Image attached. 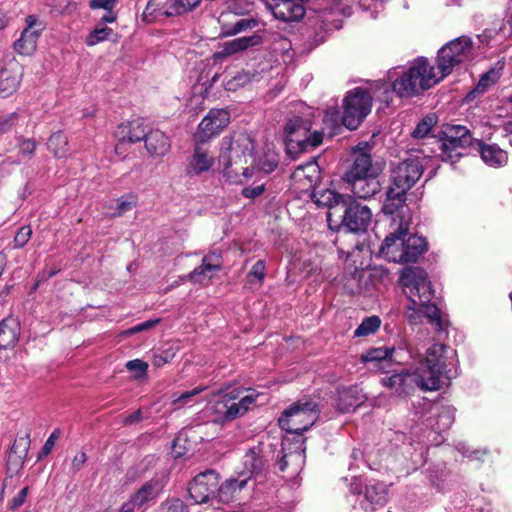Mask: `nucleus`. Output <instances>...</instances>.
<instances>
[{
    "label": "nucleus",
    "mask_w": 512,
    "mask_h": 512,
    "mask_svg": "<svg viewBox=\"0 0 512 512\" xmlns=\"http://www.w3.org/2000/svg\"><path fill=\"white\" fill-rule=\"evenodd\" d=\"M472 52V41L469 37L461 36L444 45L437 55V68L424 57L416 58L405 71L390 70L389 86L381 84L375 91L376 97L388 103L391 93L400 98H410L430 89L448 76L454 67L467 60Z\"/></svg>",
    "instance_id": "f257e3e1"
},
{
    "label": "nucleus",
    "mask_w": 512,
    "mask_h": 512,
    "mask_svg": "<svg viewBox=\"0 0 512 512\" xmlns=\"http://www.w3.org/2000/svg\"><path fill=\"white\" fill-rule=\"evenodd\" d=\"M399 282L409 300L406 310L408 322L418 325L425 318L435 329L442 330L443 321L440 310L432 302L434 290L427 273L418 267H406L400 273Z\"/></svg>",
    "instance_id": "f03ea898"
},
{
    "label": "nucleus",
    "mask_w": 512,
    "mask_h": 512,
    "mask_svg": "<svg viewBox=\"0 0 512 512\" xmlns=\"http://www.w3.org/2000/svg\"><path fill=\"white\" fill-rule=\"evenodd\" d=\"M250 144L246 137L233 142L231 138L224 137L221 143L219 162L222 165V175L231 184L247 185L242 190L245 198L254 199L263 194L265 184L260 182V173L253 168H243V159L246 158L241 144ZM246 163V160L244 161Z\"/></svg>",
    "instance_id": "7ed1b4c3"
},
{
    "label": "nucleus",
    "mask_w": 512,
    "mask_h": 512,
    "mask_svg": "<svg viewBox=\"0 0 512 512\" xmlns=\"http://www.w3.org/2000/svg\"><path fill=\"white\" fill-rule=\"evenodd\" d=\"M456 375L457 368L442 370L433 364L420 363L412 372L396 373L383 378L382 384L402 396L412 393L416 387L422 391L439 390L443 377L450 380Z\"/></svg>",
    "instance_id": "20e7f679"
},
{
    "label": "nucleus",
    "mask_w": 512,
    "mask_h": 512,
    "mask_svg": "<svg viewBox=\"0 0 512 512\" xmlns=\"http://www.w3.org/2000/svg\"><path fill=\"white\" fill-rule=\"evenodd\" d=\"M410 218L404 219L393 228L394 231L386 236L380 254L388 261L394 263L416 262L426 251V240L418 235L409 234Z\"/></svg>",
    "instance_id": "39448f33"
},
{
    "label": "nucleus",
    "mask_w": 512,
    "mask_h": 512,
    "mask_svg": "<svg viewBox=\"0 0 512 512\" xmlns=\"http://www.w3.org/2000/svg\"><path fill=\"white\" fill-rule=\"evenodd\" d=\"M261 393L255 389H233L223 394H216L208 401L206 413L216 424H225L243 416L256 404Z\"/></svg>",
    "instance_id": "423d86ee"
},
{
    "label": "nucleus",
    "mask_w": 512,
    "mask_h": 512,
    "mask_svg": "<svg viewBox=\"0 0 512 512\" xmlns=\"http://www.w3.org/2000/svg\"><path fill=\"white\" fill-rule=\"evenodd\" d=\"M295 114L286 122L284 132L288 151H306L322 143L323 133L318 130L311 132L314 111L299 103L295 105Z\"/></svg>",
    "instance_id": "0eeeda50"
},
{
    "label": "nucleus",
    "mask_w": 512,
    "mask_h": 512,
    "mask_svg": "<svg viewBox=\"0 0 512 512\" xmlns=\"http://www.w3.org/2000/svg\"><path fill=\"white\" fill-rule=\"evenodd\" d=\"M319 413L315 402L310 400L298 401L283 412L279 418V425L288 433L300 434L317 421Z\"/></svg>",
    "instance_id": "6e6552de"
},
{
    "label": "nucleus",
    "mask_w": 512,
    "mask_h": 512,
    "mask_svg": "<svg viewBox=\"0 0 512 512\" xmlns=\"http://www.w3.org/2000/svg\"><path fill=\"white\" fill-rule=\"evenodd\" d=\"M371 108L372 95L368 90L362 87L350 90L343 99V125L350 130L357 129Z\"/></svg>",
    "instance_id": "1a4fd4ad"
},
{
    "label": "nucleus",
    "mask_w": 512,
    "mask_h": 512,
    "mask_svg": "<svg viewBox=\"0 0 512 512\" xmlns=\"http://www.w3.org/2000/svg\"><path fill=\"white\" fill-rule=\"evenodd\" d=\"M341 211L339 218H334L333 229L342 228L349 232L359 233L365 232L371 223L372 212L369 207L362 205L350 196Z\"/></svg>",
    "instance_id": "9d476101"
},
{
    "label": "nucleus",
    "mask_w": 512,
    "mask_h": 512,
    "mask_svg": "<svg viewBox=\"0 0 512 512\" xmlns=\"http://www.w3.org/2000/svg\"><path fill=\"white\" fill-rule=\"evenodd\" d=\"M471 135L464 126H451L443 131L441 151L444 160L455 162L462 156V151L471 144Z\"/></svg>",
    "instance_id": "9b49d317"
},
{
    "label": "nucleus",
    "mask_w": 512,
    "mask_h": 512,
    "mask_svg": "<svg viewBox=\"0 0 512 512\" xmlns=\"http://www.w3.org/2000/svg\"><path fill=\"white\" fill-rule=\"evenodd\" d=\"M424 171L418 158H408L399 163L391 174V186L407 192L420 179Z\"/></svg>",
    "instance_id": "f8f14e48"
},
{
    "label": "nucleus",
    "mask_w": 512,
    "mask_h": 512,
    "mask_svg": "<svg viewBox=\"0 0 512 512\" xmlns=\"http://www.w3.org/2000/svg\"><path fill=\"white\" fill-rule=\"evenodd\" d=\"M219 475L213 470H207L195 476L189 486V495L195 504L208 502L216 499Z\"/></svg>",
    "instance_id": "ddd939ff"
},
{
    "label": "nucleus",
    "mask_w": 512,
    "mask_h": 512,
    "mask_svg": "<svg viewBox=\"0 0 512 512\" xmlns=\"http://www.w3.org/2000/svg\"><path fill=\"white\" fill-rule=\"evenodd\" d=\"M215 164L214 153L197 138L191 155L187 158L186 174L190 177L208 172Z\"/></svg>",
    "instance_id": "4468645a"
},
{
    "label": "nucleus",
    "mask_w": 512,
    "mask_h": 512,
    "mask_svg": "<svg viewBox=\"0 0 512 512\" xmlns=\"http://www.w3.org/2000/svg\"><path fill=\"white\" fill-rule=\"evenodd\" d=\"M25 21L27 26L22 31L20 38L14 43V49L21 55L29 56L36 51L37 41L44 26L35 15H28Z\"/></svg>",
    "instance_id": "2eb2a0df"
},
{
    "label": "nucleus",
    "mask_w": 512,
    "mask_h": 512,
    "mask_svg": "<svg viewBox=\"0 0 512 512\" xmlns=\"http://www.w3.org/2000/svg\"><path fill=\"white\" fill-rule=\"evenodd\" d=\"M406 192H401L400 189L390 186L386 193L382 210L384 214L395 215L392 218V227H398V224L404 219V216L411 218V213L408 207L405 206Z\"/></svg>",
    "instance_id": "dca6fc26"
},
{
    "label": "nucleus",
    "mask_w": 512,
    "mask_h": 512,
    "mask_svg": "<svg viewBox=\"0 0 512 512\" xmlns=\"http://www.w3.org/2000/svg\"><path fill=\"white\" fill-rule=\"evenodd\" d=\"M229 113L224 109H212L198 126L197 138L201 142L220 133L229 123Z\"/></svg>",
    "instance_id": "f3484780"
},
{
    "label": "nucleus",
    "mask_w": 512,
    "mask_h": 512,
    "mask_svg": "<svg viewBox=\"0 0 512 512\" xmlns=\"http://www.w3.org/2000/svg\"><path fill=\"white\" fill-rule=\"evenodd\" d=\"M314 201L318 206H324L328 208L327 222L331 229H333L334 218H339L340 212L345 206V201L349 196L341 195L333 190H321L315 192Z\"/></svg>",
    "instance_id": "a211bd4d"
},
{
    "label": "nucleus",
    "mask_w": 512,
    "mask_h": 512,
    "mask_svg": "<svg viewBox=\"0 0 512 512\" xmlns=\"http://www.w3.org/2000/svg\"><path fill=\"white\" fill-rule=\"evenodd\" d=\"M261 43L262 37L259 34L235 38L219 45L218 50L213 54V59L215 61L222 60L235 54L244 52L248 48L258 46Z\"/></svg>",
    "instance_id": "6ab92c4d"
},
{
    "label": "nucleus",
    "mask_w": 512,
    "mask_h": 512,
    "mask_svg": "<svg viewBox=\"0 0 512 512\" xmlns=\"http://www.w3.org/2000/svg\"><path fill=\"white\" fill-rule=\"evenodd\" d=\"M222 268L220 254L213 252L203 257L200 266L189 274V280L197 284L208 283Z\"/></svg>",
    "instance_id": "aec40b11"
},
{
    "label": "nucleus",
    "mask_w": 512,
    "mask_h": 512,
    "mask_svg": "<svg viewBox=\"0 0 512 512\" xmlns=\"http://www.w3.org/2000/svg\"><path fill=\"white\" fill-rule=\"evenodd\" d=\"M263 467L262 448L259 445L253 446L242 457L241 464L237 467V474L248 481L261 473Z\"/></svg>",
    "instance_id": "412c9836"
},
{
    "label": "nucleus",
    "mask_w": 512,
    "mask_h": 512,
    "mask_svg": "<svg viewBox=\"0 0 512 512\" xmlns=\"http://www.w3.org/2000/svg\"><path fill=\"white\" fill-rule=\"evenodd\" d=\"M455 351L450 350L443 344H433L426 351L422 364H433L442 370L457 368L454 361Z\"/></svg>",
    "instance_id": "4be33fe9"
},
{
    "label": "nucleus",
    "mask_w": 512,
    "mask_h": 512,
    "mask_svg": "<svg viewBox=\"0 0 512 512\" xmlns=\"http://www.w3.org/2000/svg\"><path fill=\"white\" fill-rule=\"evenodd\" d=\"M22 78V68L17 62H10L0 71V95L8 97L13 94Z\"/></svg>",
    "instance_id": "5701e85b"
},
{
    "label": "nucleus",
    "mask_w": 512,
    "mask_h": 512,
    "mask_svg": "<svg viewBox=\"0 0 512 512\" xmlns=\"http://www.w3.org/2000/svg\"><path fill=\"white\" fill-rule=\"evenodd\" d=\"M378 176L344 179L353 195L359 199H367L380 191Z\"/></svg>",
    "instance_id": "b1692460"
},
{
    "label": "nucleus",
    "mask_w": 512,
    "mask_h": 512,
    "mask_svg": "<svg viewBox=\"0 0 512 512\" xmlns=\"http://www.w3.org/2000/svg\"><path fill=\"white\" fill-rule=\"evenodd\" d=\"M172 16H178L174 0H151L147 3L142 14L143 20L147 22Z\"/></svg>",
    "instance_id": "393cba45"
},
{
    "label": "nucleus",
    "mask_w": 512,
    "mask_h": 512,
    "mask_svg": "<svg viewBox=\"0 0 512 512\" xmlns=\"http://www.w3.org/2000/svg\"><path fill=\"white\" fill-rule=\"evenodd\" d=\"M115 134L121 142L136 143L144 140L148 133L142 119L137 118L120 124Z\"/></svg>",
    "instance_id": "a878e982"
},
{
    "label": "nucleus",
    "mask_w": 512,
    "mask_h": 512,
    "mask_svg": "<svg viewBox=\"0 0 512 512\" xmlns=\"http://www.w3.org/2000/svg\"><path fill=\"white\" fill-rule=\"evenodd\" d=\"M380 172L381 167L373 165L371 156L363 153L355 158L351 168L345 173L344 179L378 176Z\"/></svg>",
    "instance_id": "bb28decb"
},
{
    "label": "nucleus",
    "mask_w": 512,
    "mask_h": 512,
    "mask_svg": "<svg viewBox=\"0 0 512 512\" xmlns=\"http://www.w3.org/2000/svg\"><path fill=\"white\" fill-rule=\"evenodd\" d=\"M366 400L358 386H350L338 390L337 408L343 412L353 411Z\"/></svg>",
    "instance_id": "cd10ccee"
},
{
    "label": "nucleus",
    "mask_w": 512,
    "mask_h": 512,
    "mask_svg": "<svg viewBox=\"0 0 512 512\" xmlns=\"http://www.w3.org/2000/svg\"><path fill=\"white\" fill-rule=\"evenodd\" d=\"M20 324L16 318L7 317L0 322V349L12 348L18 342Z\"/></svg>",
    "instance_id": "c85d7f7f"
},
{
    "label": "nucleus",
    "mask_w": 512,
    "mask_h": 512,
    "mask_svg": "<svg viewBox=\"0 0 512 512\" xmlns=\"http://www.w3.org/2000/svg\"><path fill=\"white\" fill-rule=\"evenodd\" d=\"M248 481L238 475L237 478H229L221 485L218 484L216 499L221 503H229L237 494L246 487Z\"/></svg>",
    "instance_id": "c756f323"
},
{
    "label": "nucleus",
    "mask_w": 512,
    "mask_h": 512,
    "mask_svg": "<svg viewBox=\"0 0 512 512\" xmlns=\"http://www.w3.org/2000/svg\"><path fill=\"white\" fill-rule=\"evenodd\" d=\"M318 173V165L315 162H308L295 169L292 179L296 184L300 185L302 190H307L316 182Z\"/></svg>",
    "instance_id": "7c9ffc66"
},
{
    "label": "nucleus",
    "mask_w": 512,
    "mask_h": 512,
    "mask_svg": "<svg viewBox=\"0 0 512 512\" xmlns=\"http://www.w3.org/2000/svg\"><path fill=\"white\" fill-rule=\"evenodd\" d=\"M479 153L485 164L491 167H502L508 162L506 151L495 144L479 143Z\"/></svg>",
    "instance_id": "2f4dec72"
},
{
    "label": "nucleus",
    "mask_w": 512,
    "mask_h": 512,
    "mask_svg": "<svg viewBox=\"0 0 512 512\" xmlns=\"http://www.w3.org/2000/svg\"><path fill=\"white\" fill-rule=\"evenodd\" d=\"M162 490V485L158 480L146 482L129 500L134 508H141L145 504L154 500Z\"/></svg>",
    "instance_id": "473e14b6"
},
{
    "label": "nucleus",
    "mask_w": 512,
    "mask_h": 512,
    "mask_svg": "<svg viewBox=\"0 0 512 512\" xmlns=\"http://www.w3.org/2000/svg\"><path fill=\"white\" fill-rule=\"evenodd\" d=\"M395 349L393 347H377L361 355V361L373 364L374 368L384 370L392 359Z\"/></svg>",
    "instance_id": "72a5a7b5"
},
{
    "label": "nucleus",
    "mask_w": 512,
    "mask_h": 512,
    "mask_svg": "<svg viewBox=\"0 0 512 512\" xmlns=\"http://www.w3.org/2000/svg\"><path fill=\"white\" fill-rule=\"evenodd\" d=\"M144 140L146 149L151 155L163 156L170 149L168 137L159 130L151 131Z\"/></svg>",
    "instance_id": "f704fd0d"
},
{
    "label": "nucleus",
    "mask_w": 512,
    "mask_h": 512,
    "mask_svg": "<svg viewBox=\"0 0 512 512\" xmlns=\"http://www.w3.org/2000/svg\"><path fill=\"white\" fill-rule=\"evenodd\" d=\"M253 162H254L255 166L257 167V169L268 174V173L273 172L275 170V168L278 166L279 156H278L277 152L272 147L267 145L263 156H260L257 159H254Z\"/></svg>",
    "instance_id": "c9c22d12"
},
{
    "label": "nucleus",
    "mask_w": 512,
    "mask_h": 512,
    "mask_svg": "<svg viewBox=\"0 0 512 512\" xmlns=\"http://www.w3.org/2000/svg\"><path fill=\"white\" fill-rule=\"evenodd\" d=\"M501 76V68L491 69L483 74L477 84V86L468 94V98L473 99L474 97L485 93L489 87L494 85Z\"/></svg>",
    "instance_id": "e433bc0d"
},
{
    "label": "nucleus",
    "mask_w": 512,
    "mask_h": 512,
    "mask_svg": "<svg viewBox=\"0 0 512 512\" xmlns=\"http://www.w3.org/2000/svg\"><path fill=\"white\" fill-rule=\"evenodd\" d=\"M48 150L57 158L66 157L68 154V139L61 132L53 133L47 143Z\"/></svg>",
    "instance_id": "4c0bfd02"
},
{
    "label": "nucleus",
    "mask_w": 512,
    "mask_h": 512,
    "mask_svg": "<svg viewBox=\"0 0 512 512\" xmlns=\"http://www.w3.org/2000/svg\"><path fill=\"white\" fill-rule=\"evenodd\" d=\"M257 26V21L252 18H242L238 19L231 26L222 25V34L225 36H232L239 34L241 32L247 31L249 29H253Z\"/></svg>",
    "instance_id": "58836bf2"
},
{
    "label": "nucleus",
    "mask_w": 512,
    "mask_h": 512,
    "mask_svg": "<svg viewBox=\"0 0 512 512\" xmlns=\"http://www.w3.org/2000/svg\"><path fill=\"white\" fill-rule=\"evenodd\" d=\"M380 325L381 320L378 316L366 317L354 331V336L365 337L374 334L380 328Z\"/></svg>",
    "instance_id": "ea45409f"
},
{
    "label": "nucleus",
    "mask_w": 512,
    "mask_h": 512,
    "mask_svg": "<svg viewBox=\"0 0 512 512\" xmlns=\"http://www.w3.org/2000/svg\"><path fill=\"white\" fill-rule=\"evenodd\" d=\"M206 389H207L206 386L201 385V386L195 387L194 389H192L190 391H186L173 400V405L175 406L176 409H179L185 405H188L193 401V398L195 396L199 395Z\"/></svg>",
    "instance_id": "a19ab883"
},
{
    "label": "nucleus",
    "mask_w": 512,
    "mask_h": 512,
    "mask_svg": "<svg viewBox=\"0 0 512 512\" xmlns=\"http://www.w3.org/2000/svg\"><path fill=\"white\" fill-rule=\"evenodd\" d=\"M435 123L436 119L434 115L426 116L425 118L422 119L421 122L418 123L416 128L413 130L412 136L414 138L425 137L430 132Z\"/></svg>",
    "instance_id": "79ce46f5"
},
{
    "label": "nucleus",
    "mask_w": 512,
    "mask_h": 512,
    "mask_svg": "<svg viewBox=\"0 0 512 512\" xmlns=\"http://www.w3.org/2000/svg\"><path fill=\"white\" fill-rule=\"evenodd\" d=\"M157 512H188V509L182 500L171 498L161 503Z\"/></svg>",
    "instance_id": "37998d69"
},
{
    "label": "nucleus",
    "mask_w": 512,
    "mask_h": 512,
    "mask_svg": "<svg viewBox=\"0 0 512 512\" xmlns=\"http://www.w3.org/2000/svg\"><path fill=\"white\" fill-rule=\"evenodd\" d=\"M113 30L108 27H97L87 37L86 43L88 46H94L99 42L106 40Z\"/></svg>",
    "instance_id": "c03bdc74"
},
{
    "label": "nucleus",
    "mask_w": 512,
    "mask_h": 512,
    "mask_svg": "<svg viewBox=\"0 0 512 512\" xmlns=\"http://www.w3.org/2000/svg\"><path fill=\"white\" fill-rule=\"evenodd\" d=\"M266 265L263 260H258L251 268L250 272L247 274V281L252 283L253 280H257L259 283L265 278L266 275Z\"/></svg>",
    "instance_id": "a18cd8bd"
},
{
    "label": "nucleus",
    "mask_w": 512,
    "mask_h": 512,
    "mask_svg": "<svg viewBox=\"0 0 512 512\" xmlns=\"http://www.w3.org/2000/svg\"><path fill=\"white\" fill-rule=\"evenodd\" d=\"M304 450L300 449L290 454H285L281 459L279 465L280 470H284L288 465L292 463L301 464L304 461Z\"/></svg>",
    "instance_id": "49530a36"
},
{
    "label": "nucleus",
    "mask_w": 512,
    "mask_h": 512,
    "mask_svg": "<svg viewBox=\"0 0 512 512\" xmlns=\"http://www.w3.org/2000/svg\"><path fill=\"white\" fill-rule=\"evenodd\" d=\"M126 368L135 373L136 378H141L146 375L148 364L140 359L130 360L126 363Z\"/></svg>",
    "instance_id": "de8ad7c7"
},
{
    "label": "nucleus",
    "mask_w": 512,
    "mask_h": 512,
    "mask_svg": "<svg viewBox=\"0 0 512 512\" xmlns=\"http://www.w3.org/2000/svg\"><path fill=\"white\" fill-rule=\"evenodd\" d=\"M37 148V143L33 139H21L18 144L19 154L22 157L31 158Z\"/></svg>",
    "instance_id": "09e8293b"
},
{
    "label": "nucleus",
    "mask_w": 512,
    "mask_h": 512,
    "mask_svg": "<svg viewBox=\"0 0 512 512\" xmlns=\"http://www.w3.org/2000/svg\"><path fill=\"white\" fill-rule=\"evenodd\" d=\"M32 229L30 226L21 227L14 237V245L16 248H22L30 240Z\"/></svg>",
    "instance_id": "8fccbe9b"
},
{
    "label": "nucleus",
    "mask_w": 512,
    "mask_h": 512,
    "mask_svg": "<svg viewBox=\"0 0 512 512\" xmlns=\"http://www.w3.org/2000/svg\"><path fill=\"white\" fill-rule=\"evenodd\" d=\"M202 0H174L178 15L194 10Z\"/></svg>",
    "instance_id": "3c124183"
},
{
    "label": "nucleus",
    "mask_w": 512,
    "mask_h": 512,
    "mask_svg": "<svg viewBox=\"0 0 512 512\" xmlns=\"http://www.w3.org/2000/svg\"><path fill=\"white\" fill-rule=\"evenodd\" d=\"M159 322L158 319H155V320H147L143 323H140L138 325H135L127 330H125L123 332V335L125 336H130V335H133V334H136V333H140V332H143V331H146V330H149L151 329L152 327H154L157 323Z\"/></svg>",
    "instance_id": "603ef678"
},
{
    "label": "nucleus",
    "mask_w": 512,
    "mask_h": 512,
    "mask_svg": "<svg viewBox=\"0 0 512 512\" xmlns=\"http://www.w3.org/2000/svg\"><path fill=\"white\" fill-rule=\"evenodd\" d=\"M17 117L16 113L0 117V135L8 132L15 125Z\"/></svg>",
    "instance_id": "864d4df0"
},
{
    "label": "nucleus",
    "mask_w": 512,
    "mask_h": 512,
    "mask_svg": "<svg viewBox=\"0 0 512 512\" xmlns=\"http://www.w3.org/2000/svg\"><path fill=\"white\" fill-rule=\"evenodd\" d=\"M136 206L135 197L130 196L128 198H121L117 201V211L118 215H122L123 213L130 211L133 207Z\"/></svg>",
    "instance_id": "5fc2aeb1"
},
{
    "label": "nucleus",
    "mask_w": 512,
    "mask_h": 512,
    "mask_svg": "<svg viewBox=\"0 0 512 512\" xmlns=\"http://www.w3.org/2000/svg\"><path fill=\"white\" fill-rule=\"evenodd\" d=\"M28 495V487L23 488L18 492L17 495H15L12 500L9 502V507L12 510H15L22 506L27 498Z\"/></svg>",
    "instance_id": "6e6d98bb"
},
{
    "label": "nucleus",
    "mask_w": 512,
    "mask_h": 512,
    "mask_svg": "<svg viewBox=\"0 0 512 512\" xmlns=\"http://www.w3.org/2000/svg\"><path fill=\"white\" fill-rule=\"evenodd\" d=\"M116 4V0H91L89 6L91 9H104L112 11Z\"/></svg>",
    "instance_id": "4d7b16f0"
},
{
    "label": "nucleus",
    "mask_w": 512,
    "mask_h": 512,
    "mask_svg": "<svg viewBox=\"0 0 512 512\" xmlns=\"http://www.w3.org/2000/svg\"><path fill=\"white\" fill-rule=\"evenodd\" d=\"M87 460V456L84 452L80 451L76 453L72 460V469L74 472L79 471Z\"/></svg>",
    "instance_id": "13d9d810"
},
{
    "label": "nucleus",
    "mask_w": 512,
    "mask_h": 512,
    "mask_svg": "<svg viewBox=\"0 0 512 512\" xmlns=\"http://www.w3.org/2000/svg\"><path fill=\"white\" fill-rule=\"evenodd\" d=\"M170 359H171V357H170L169 353L168 352H163V353L155 355L154 358H153L152 363L156 367H161L165 363L169 362Z\"/></svg>",
    "instance_id": "bf43d9fd"
},
{
    "label": "nucleus",
    "mask_w": 512,
    "mask_h": 512,
    "mask_svg": "<svg viewBox=\"0 0 512 512\" xmlns=\"http://www.w3.org/2000/svg\"><path fill=\"white\" fill-rule=\"evenodd\" d=\"M57 437H58V435H57L56 431H54L48 437V439L46 440V442H45V444H44V446L42 448V451H43L44 454H48L52 450V448H53V446L55 444V440L57 439Z\"/></svg>",
    "instance_id": "052dcab7"
},
{
    "label": "nucleus",
    "mask_w": 512,
    "mask_h": 512,
    "mask_svg": "<svg viewBox=\"0 0 512 512\" xmlns=\"http://www.w3.org/2000/svg\"><path fill=\"white\" fill-rule=\"evenodd\" d=\"M248 80H249V77H248V75H247L246 73H244V72H240V73H238V74L234 77V79H233V81H235L237 85H243V84H245Z\"/></svg>",
    "instance_id": "680f3d73"
},
{
    "label": "nucleus",
    "mask_w": 512,
    "mask_h": 512,
    "mask_svg": "<svg viewBox=\"0 0 512 512\" xmlns=\"http://www.w3.org/2000/svg\"><path fill=\"white\" fill-rule=\"evenodd\" d=\"M117 19L116 14L113 11H107V13L102 17L101 21L103 23H113Z\"/></svg>",
    "instance_id": "e2e57ef3"
},
{
    "label": "nucleus",
    "mask_w": 512,
    "mask_h": 512,
    "mask_svg": "<svg viewBox=\"0 0 512 512\" xmlns=\"http://www.w3.org/2000/svg\"><path fill=\"white\" fill-rule=\"evenodd\" d=\"M378 4H379L378 0H362L361 3H360V6L363 9H367L371 5H374V7L377 8Z\"/></svg>",
    "instance_id": "0e129e2a"
},
{
    "label": "nucleus",
    "mask_w": 512,
    "mask_h": 512,
    "mask_svg": "<svg viewBox=\"0 0 512 512\" xmlns=\"http://www.w3.org/2000/svg\"><path fill=\"white\" fill-rule=\"evenodd\" d=\"M133 504L129 501L124 503L117 512H134Z\"/></svg>",
    "instance_id": "69168bd1"
},
{
    "label": "nucleus",
    "mask_w": 512,
    "mask_h": 512,
    "mask_svg": "<svg viewBox=\"0 0 512 512\" xmlns=\"http://www.w3.org/2000/svg\"><path fill=\"white\" fill-rule=\"evenodd\" d=\"M440 419H443L445 418L447 421L445 423V425H450L452 423V417L450 415V412L448 409L444 410L440 415H439Z\"/></svg>",
    "instance_id": "338daca9"
},
{
    "label": "nucleus",
    "mask_w": 512,
    "mask_h": 512,
    "mask_svg": "<svg viewBox=\"0 0 512 512\" xmlns=\"http://www.w3.org/2000/svg\"><path fill=\"white\" fill-rule=\"evenodd\" d=\"M504 128H505V131L507 132V134L509 135V143H510V145H512V120L508 121L505 124Z\"/></svg>",
    "instance_id": "774afa93"
}]
</instances>
